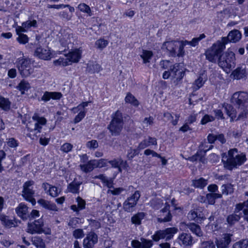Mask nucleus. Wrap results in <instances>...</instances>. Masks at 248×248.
<instances>
[{"mask_svg":"<svg viewBox=\"0 0 248 248\" xmlns=\"http://www.w3.org/2000/svg\"><path fill=\"white\" fill-rule=\"evenodd\" d=\"M247 160L246 155L236 148L230 149L227 153L222 154V161L226 169L232 170L242 165Z\"/></svg>","mask_w":248,"mask_h":248,"instance_id":"nucleus-1","label":"nucleus"},{"mask_svg":"<svg viewBox=\"0 0 248 248\" xmlns=\"http://www.w3.org/2000/svg\"><path fill=\"white\" fill-rule=\"evenodd\" d=\"M225 48V46L222 42L220 40L217 41L206 50V59L213 63H216L217 61L218 62Z\"/></svg>","mask_w":248,"mask_h":248,"instance_id":"nucleus-2","label":"nucleus"},{"mask_svg":"<svg viewBox=\"0 0 248 248\" xmlns=\"http://www.w3.org/2000/svg\"><path fill=\"white\" fill-rule=\"evenodd\" d=\"M111 118L108 128L112 136H117L120 134L124 125L122 113L117 110L111 115Z\"/></svg>","mask_w":248,"mask_h":248,"instance_id":"nucleus-3","label":"nucleus"},{"mask_svg":"<svg viewBox=\"0 0 248 248\" xmlns=\"http://www.w3.org/2000/svg\"><path fill=\"white\" fill-rule=\"evenodd\" d=\"M18 70L22 77L27 78L34 72L31 60L30 58H22L19 60Z\"/></svg>","mask_w":248,"mask_h":248,"instance_id":"nucleus-4","label":"nucleus"},{"mask_svg":"<svg viewBox=\"0 0 248 248\" xmlns=\"http://www.w3.org/2000/svg\"><path fill=\"white\" fill-rule=\"evenodd\" d=\"M178 231V229L175 227L168 228L163 230L156 231L152 237L155 241H158L161 239H165L166 241H169L172 238Z\"/></svg>","mask_w":248,"mask_h":248,"instance_id":"nucleus-5","label":"nucleus"},{"mask_svg":"<svg viewBox=\"0 0 248 248\" xmlns=\"http://www.w3.org/2000/svg\"><path fill=\"white\" fill-rule=\"evenodd\" d=\"M235 54L231 51L227 53L224 56L221 55L218 62V65L223 69H231L235 66Z\"/></svg>","mask_w":248,"mask_h":248,"instance_id":"nucleus-6","label":"nucleus"},{"mask_svg":"<svg viewBox=\"0 0 248 248\" xmlns=\"http://www.w3.org/2000/svg\"><path fill=\"white\" fill-rule=\"evenodd\" d=\"M232 102L237 105L238 108H248V93L238 92L233 93Z\"/></svg>","mask_w":248,"mask_h":248,"instance_id":"nucleus-7","label":"nucleus"},{"mask_svg":"<svg viewBox=\"0 0 248 248\" xmlns=\"http://www.w3.org/2000/svg\"><path fill=\"white\" fill-rule=\"evenodd\" d=\"M33 181H29L26 182L23 186L22 196L25 199L31 202L32 205L36 203V201L33 196L34 194V191L33 190V185H34Z\"/></svg>","mask_w":248,"mask_h":248,"instance_id":"nucleus-8","label":"nucleus"},{"mask_svg":"<svg viewBox=\"0 0 248 248\" xmlns=\"http://www.w3.org/2000/svg\"><path fill=\"white\" fill-rule=\"evenodd\" d=\"M44 225V220L42 218L35 220L33 222L28 223L27 232L31 234L48 233V232H45V231L43 229Z\"/></svg>","mask_w":248,"mask_h":248,"instance_id":"nucleus-9","label":"nucleus"},{"mask_svg":"<svg viewBox=\"0 0 248 248\" xmlns=\"http://www.w3.org/2000/svg\"><path fill=\"white\" fill-rule=\"evenodd\" d=\"M32 119L35 122L34 126L33 127H30L29 125H27V127L31 132L34 131V134L36 135L37 133L41 132L42 125H44L46 124V120L44 117H39L37 114H34L32 116Z\"/></svg>","mask_w":248,"mask_h":248,"instance_id":"nucleus-10","label":"nucleus"},{"mask_svg":"<svg viewBox=\"0 0 248 248\" xmlns=\"http://www.w3.org/2000/svg\"><path fill=\"white\" fill-rule=\"evenodd\" d=\"M242 34L238 30H233L230 31L227 37H222L220 40L225 46L229 42L237 43L241 39Z\"/></svg>","mask_w":248,"mask_h":248,"instance_id":"nucleus-11","label":"nucleus"},{"mask_svg":"<svg viewBox=\"0 0 248 248\" xmlns=\"http://www.w3.org/2000/svg\"><path fill=\"white\" fill-rule=\"evenodd\" d=\"M98 242V236L94 232H90L87 234L83 242L84 248H93Z\"/></svg>","mask_w":248,"mask_h":248,"instance_id":"nucleus-12","label":"nucleus"},{"mask_svg":"<svg viewBox=\"0 0 248 248\" xmlns=\"http://www.w3.org/2000/svg\"><path fill=\"white\" fill-rule=\"evenodd\" d=\"M179 42L177 41H166L162 45V48L166 49L171 57L176 56V49L178 47Z\"/></svg>","mask_w":248,"mask_h":248,"instance_id":"nucleus-13","label":"nucleus"},{"mask_svg":"<svg viewBox=\"0 0 248 248\" xmlns=\"http://www.w3.org/2000/svg\"><path fill=\"white\" fill-rule=\"evenodd\" d=\"M28 210V207L23 203H20L16 208V214L23 220H26L29 218V213Z\"/></svg>","mask_w":248,"mask_h":248,"instance_id":"nucleus-14","label":"nucleus"},{"mask_svg":"<svg viewBox=\"0 0 248 248\" xmlns=\"http://www.w3.org/2000/svg\"><path fill=\"white\" fill-rule=\"evenodd\" d=\"M169 208L170 205L169 204H166L164 208L160 211V217L157 218L158 222L161 223L168 222L171 220L172 216L170 213Z\"/></svg>","mask_w":248,"mask_h":248,"instance_id":"nucleus-15","label":"nucleus"},{"mask_svg":"<svg viewBox=\"0 0 248 248\" xmlns=\"http://www.w3.org/2000/svg\"><path fill=\"white\" fill-rule=\"evenodd\" d=\"M62 96V94L60 92H50L46 91L41 97L40 100L43 101L44 102H46L49 101L51 99L53 100H59L61 99Z\"/></svg>","mask_w":248,"mask_h":248,"instance_id":"nucleus-16","label":"nucleus"},{"mask_svg":"<svg viewBox=\"0 0 248 248\" xmlns=\"http://www.w3.org/2000/svg\"><path fill=\"white\" fill-rule=\"evenodd\" d=\"M81 53L82 50L80 48H77L69 52L65 57H68L71 64L72 63H77L79 62L81 57Z\"/></svg>","mask_w":248,"mask_h":248,"instance_id":"nucleus-17","label":"nucleus"},{"mask_svg":"<svg viewBox=\"0 0 248 248\" xmlns=\"http://www.w3.org/2000/svg\"><path fill=\"white\" fill-rule=\"evenodd\" d=\"M187 218L190 220H194L199 223L203 220V214L198 209L191 210L187 215Z\"/></svg>","mask_w":248,"mask_h":248,"instance_id":"nucleus-18","label":"nucleus"},{"mask_svg":"<svg viewBox=\"0 0 248 248\" xmlns=\"http://www.w3.org/2000/svg\"><path fill=\"white\" fill-rule=\"evenodd\" d=\"M34 55L39 58L45 60H47L50 59V52L49 50L42 48L41 46L36 48L34 51Z\"/></svg>","mask_w":248,"mask_h":248,"instance_id":"nucleus-19","label":"nucleus"},{"mask_svg":"<svg viewBox=\"0 0 248 248\" xmlns=\"http://www.w3.org/2000/svg\"><path fill=\"white\" fill-rule=\"evenodd\" d=\"M157 145L156 139L155 138L148 137L147 138L144 139L139 143L138 149L139 150H142L150 146V145Z\"/></svg>","mask_w":248,"mask_h":248,"instance_id":"nucleus-20","label":"nucleus"},{"mask_svg":"<svg viewBox=\"0 0 248 248\" xmlns=\"http://www.w3.org/2000/svg\"><path fill=\"white\" fill-rule=\"evenodd\" d=\"M232 235L225 234L224 237L219 240H217L216 244L217 248H227L231 241Z\"/></svg>","mask_w":248,"mask_h":248,"instance_id":"nucleus-21","label":"nucleus"},{"mask_svg":"<svg viewBox=\"0 0 248 248\" xmlns=\"http://www.w3.org/2000/svg\"><path fill=\"white\" fill-rule=\"evenodd\" d=\"M232 75L234 78L240 79L247 77V72L245 66H241L237 67L232 72Z\"/></svg>","mask_w":248,"mask_h":248,"instance_id":"nucleus-22","label":"nucleus"},{"mask_svg":"<svg viewBox=\"0 0 248 248\" xmlns=\"http://www.w3.org/2000/svg\"><path fill=\"white\" fill-rule=\"evenodd\" d=\"M38 204L43 208L51 211H57L58 209L56 204L50 201L41 199L37 202Z\"/></svg>","mask_w":248,"mask_h":248,"instance_id":"nucleus-23","label":"nucleus"},{"mask_svg":"<svg viewBox=\"0 0 248 248\" xmlns=\"http://www.w3.org/2000/svg\"><path fill=\"white\" fill-rule=\"evenodd\" d=\"M225 112L231 118V122L233 121V119L236 117V111L234 108L230 104H224L223 106Z\"/></svg>","mask_w":248,"mask_h":248,"instance_id":"nucleus-24","label":"nucleus"},{"mask_svg":"<svg viewBox=\"0 0 248 248\" xmlns=\"http://www.w3.org/2000/svg\"><path fill=\"white\" fill-rule=\"evenodd\" d=\"M207 185V180L203 178L195 179L192 181L191 186L195 188L202 189Z\"/></svg>","mask_w":248,"mask_h":248,"instance_id":"nucleus-25","label":"nucleus"},{"mask_svg":"<svg viewBox=\"0 0 248 248\" xmlns=\"http://www.w3.org/2000/svg\"><path fill=\"white\" fill-rule=\"evenodd\" d=\"M186 226L187 228L189 229L191 232L197 236H201L202 235V232L199 225L194 223H188L186 224Z\"/></svg>","mask_w":248,"mask_h":248,"instance_id":"nucleus-26","label":"nucleus"},{"mask_svg":"<svg viewBox=\"0 0 248 248\" xmlns=\"http://www.w3.org/2000/svg\"><path fill=\"white\" fill-rule=\"evenodd\" d=\"M79 167L81 170L85 173L91 172L94 168H96L94 160H91L85 164H80Z\"/></svg>","mask_w":248,"mask_h":248,"instance_id":"nucleus-27","label":"nucleus"},{"mask_svg":"<svg viewBox=\"0 0 248 248\" xmlns=\"http://www.w3.org/2000/svg\"><path fill=\"white\" fill-rule=\"evenodd\" d=\"M81 184L82 182H76L75 180H74L68 185L67 190L69 192L74 194L78 193L79 192V186Z\"/></svg>","mask_w":248,"mask_h":248,"instance_id":"nucleus-28","label":"nucleus"},{"mask_svg":"<svg viewBox=\"0 0 248 248\" xmlns=\"http://www.w3.org/2000/svg\"><path fill=\"white\" fill-rule=\"evenodd\" d=\"M179 239L185 246H190L192 244V237L189 233H182Z\"/></svg>","mask_w":248,"mask_h":248,"instance_id":"nucleus-29","label":"nucleus"},{"mask_svg":"<svg viewBox=\"0 0 248 248\" xmlns=\"http://www.w3.org/2000/svg\"><path fill=\"white\" fill-rule=\"evenodd\" d=\"M145 217V214L143 212H139L131 217V222L135 226H139L141 224V220Z\"/></svg>","mask_w":248,"mask_h":248,"instance_id":"nucleus-30","label":"nucleus"},{"mask_svg":"<svg viewBox=\"0 0 248 248\" xmlns=\"http://www.w3.org/2000/svg\"><path fill=\"white\" fill-rule=\"evenodd\" d=\"M102 70L101 66L95 62L88 64L87 71L91 74L98 73Z\"/></svg>","mask_w":248,"mask_h":248,"instance_id":"nucleus-31","label":"nucleus"},{"mask_svg":"<svg viewBox=\"0 0 248 248\" xmlns=\"http://www.w3.org/2000/svg\"><path fill=\"white\" fill-rule=\"evenodd\" d=\"M32 244L36 248H46V245L44 240L40 236H35L31 238Z\"/></svg>","mask_w":248,"mask_h":248,"instance_id":"nucleus-32","label":"nucleus"},{"mask_svg":"<svg viewBox=\"0 0 248 248\" xmlns=\"http://www.w3.org/2000/svg\"><path fill=\"white\" fill-rule=\"evenodd\" d=\"M11 108V102L8 99L0 96V108L5 111H8Z\"/></svg>","mask_w":248,"mask_h":248,"instance_id":"nucleus-33","label":"nucleus"},{"mask_svg":"<svg viewBox=\"0 0 248 248\" xmlns=\"http://www.w3.org/2000/svg\"><path fill=\"white\" fill-rule=\"evenodd\" d=\"M0 220L2 224L6 227L11 228L16 226L15 222L13 220L9 219L7 217L4 215H0Z\"/></svg>","mask_w":248,"mask_h":248,"instance_id":"nucleus-34","label":"nucleus"},{"mask_svg":"<svg viewBox=\"0 0 248 248\" xmlns=\"http://www.w3.org/2000/svg\"><path fill=\"white\" fill-rule=\"evenodd\" d=\"M222 197L221 194L219 193H212L206 194V199L210 204H214L215 203L216 199Z\"/></svg>","mask_w":248,"mask_h":248,"instance_id":"nucleus-35","label":"nucleus"},{"mask_svg":"<svg viewBox=\"0 0 248 248\" xmlns=\"http://www.w3.org/2000/svg\"><path fill=\"white\" fill-rule=\"evenodd\" d=\"M31 88L30 83L24 80H22L17 86L22 94H23L25 91H28Z\"/></svg>","mask_w":248,"mask_h":248,"instance_id":"nucleus-36","label":"nucleus"},{"mask_svg":"<svg viewBox=\"0 0 248 248\" xmlns=\"http://www.w3.org/2000/svg\"><path fill=\"white\" fill-rule=\"evenodd\" d=\"M125 101L126 103H129L135 107L139 105V101L137 99L130 93H127L125 97Z\"/></svg>","mask_w":248,"mask_h":248,"instance_id":"nucleus-37","label":"nucleus"},{"mask_svg":"<svg viewBox=\"0 0 248 248\" xmlns=\"http://www.w3.org/2000/svg\"><path fill=\"white\" fill-rule=\"evenodd\" d=\"M153 56V53L152 51L148 50H143L142 53L140 55V57L143 60L144 63H147L150 62V60Z\"/></svg>","mask_w":248,"mask_h":248,"instance_id":"nucleus-38","label":"nucleus"},{"mask_svg":"<svg viewBox=\"0 0 248 248\" xmlns=\"http://www.w3.org/2000/svg\"><path fill=\"white\" fill-rule=\"evenodd\" d=\"M54 63L55 65H62L63 66L71 64L68 57H66V58H60L59 59L54 61Z\"/></svg>","mask_w":248,"mask_h":248,"instance_id":"nucleus-39","label":"nucleus"},{"mask_svg":"<svg viewBox=\"0 0 248 248\" xmlns=\"http://www.w3.org/2000/svg\"><path fill=\"white\" fill-rule=\"evenodd\" d=\"M240 219V215L235 214H232L228 216L227 218V221L229 224L232 225L238 221Z\"/></svg>","mask_w":248,"mask_h":248,"instance_id":"nucleus-40","label":"nucleus"},{"mask_svg":"<svg viewBox=\"0 0 248 248\" xmlns=\"http://www.w3.org/2000/svg\"><path fill=\"white\" fill-rule=\"evenodd\" d=\"M221 195L225 194L227 195L229 194L232 193L233 192V188L231 184L223 185L221 187Z\"/></svg>","mask_w":248,"mask_h":248,"instance_id":"nucleus-41","label":"nucleus"},{"mask_svg":"<svg viewBox=\"0 0 248 248\" xmlns=\"http://www.w3.org/2000/svg\"><path fill=\"white\" fill-rule=\"evenodd\" d=\"M108 40L100 38L95 42V46L97 48L102 50L108 46Z\"/></svg>","mask_w":248,"mask_h":248,"instance_id":"nucleus-42","label":"nucleus"},{"mask_svg":"<svg viewBox=\"0 0 248 248\" xmlns=\"http://www.w3.org/2000/svg\"><path fill=\"white\" fill-rule=\"evenodd\" d=\"M136 205L134 202H130L126 200L123 203V208L125 211L132 212L134 211V208Z\"/></svg>","mask_w":248,"mask_h":248,"instance_id":"nucleus-43","label":"nucleus"},{"mask_svg":"<svg viewBox=\"0 0 248 248\" xmlns=\"http://www.w3.org/2000/svg\"><path fill=\"white\" fill-rule=\"evenodd\" d=\"M248 247V239H245L241 240L235 243L232 248H247Z\"/></svg>","mask_w":248,"mask_h":248,"instance_id":"nucleus-44","label":"nucleus"},{"mask_svg":"<svg viewBox=\"0 0 248 248\" xmlns=\"http://www.w3.org/2000/svg\"><path fill=\"white\" fill-rule=\"evenodd\" d=\"M140 197V192L137 190L130 197H128L126 200L129 201L130 202H134V204L137 205Z\"/></svg>","mask_w":248,"mask_h":248,"instance_id":"nucleus-45","label":"nucleus"},{"mask_svg":"<svg viewBox=\"0 0 248 248\" xmlns=\"http://www.w3.org/2000/svg\"><path fill=\"white\" fill-rule=\"evenodd\" d=\"M78 8L80 11L87 14L89 16H91L92 15L90 7L85 3L79 4Z\"/></svg>","mask_w":248,"mask_h":248,"instance_id":"nucleus-46","label":"nucleus"},{"mask_svg":"<svg viewBox=\"0 0 248 248\" xmlns=\"http://www.w3.org/2000/svg\"><path fill=\"white\" fill-rule=\"evenodd\" d=\"M60 43L61 44V45L64 47H66V46H67L68 48H69L68 47V45L71 43V38H70V34H67V35H65L64 37H63L62 38H61L60 39Z\"/></svg>","mask_w":248,"mask_h":248,"instance_id":"nucleus-47","label":"nucleus"},{"mask_svg":"<svg viewBox=\"0 0 248 248\" xmlns=\"http://www.w3.org/2000/svg\"><path fill=\"white\" fill-rule=\"evenodd\" d=\"M182 64V63H175L173 65L170 66V71L172 75H176L177 73L181 71L182 69L179 68L180 66Z\"/></svg>","mask_w":248,"mask_h":248,"instance_id":"nucleus-48","label":"nucleus"},{"mask_svg":"<svg viewBox=\"0 0 248 248\" xmlns=\"http://www.w3.org/2000/svg\"><path fill=\"white\" fill-rule=\"evenodd\" d=\"M139 150L137 149H129L127 151V157L129 160H132L136 155L139 154Z\"/></svg>","mask_w":248,"mask_h":248,"instance_id":"nucleus-49","label":"nucleus"},{"mask_svg":"<svg viewBox=\"0 0 248 248\" xmlns=\"http://www.w3.org/2000/svg\"><path fill=\"white\" fill-rule=\"evenodd\" d=\"M206 144L207 142H204L203 143H201V144L200 145V148L201 149L200 153L201 154L203 153V155H205L206 152L210 150L213 147V146L212 145H209L208 147V146Z\"/></svg>","mask_w":248,"mask_h":248,"instance_id":"nucleus-50","label":"nucleus"},{"mask_svg":"<svg viewBox=\"0 0 248 248\" xmlns=\"http://www.w3.org/2000/svg\"><path fill=\"white\" fill-rule=\"evenodd\" d=\"M22 26L26 29H29L31 27H36L37 21L36 20H27L22 23Z\"/></svg>","mask_w":248,"mask_h":248,"instance_id":"nucleus-51","label":"nucleus"},{"mask_svg":"<svg viewBox=\"0 0 248 248\" xmlns=\"http://www.w3.org/2000/svg\"><path fill=\"white\" fill-rule=\"evenodd\" d=\"M238 109L240 110V112L238 115L237 120L245 118L248 114V108H238Z\"/></svg>","mask_w":248,"mask_h":248,"instance_id":"nucleus-52","label":"nucleus"},{"mask_svg":"<svg viewBox=\"0 0 248 248\" xmlns=\"http://www.w3.org/2000/svg\"><path fill=\"white\" fill-rule=\"evenodd\" d=\"M73 236L76 239L81 238L84 236V232L81 229H76L73 232Z\"/></svg>","mask_w":248,"mask_h":248,"instance_id":"nucleus-53","label":"nucleus"},{"mask_svg":"<svg viewBox=\"0 0 248 248\" xmlns=\"http://www.w3.org/2000/svg\"><path fill=\"white\" fill-rule=\"evenodd\" d=\"M18 36L17 38V41L21 44H25L28 42V37L27 35L20 33L18 34Z\"/></svg>","mask_w":248,"mask_h":248,"instance_id":"nucleus-54","label":"nucleus"},{"mask_svg":"<svg viewBox=\"0 0 248 248\" xmlns=\"http://www.w3.org/2000/svg\"><path fill=\"white\" fill-rule=\"evenodd\" d=\"M48 192L49 195L53 197H56L59 194L58 192V188L55 186H49V189H48V191H47V193Z\"/></svg>","mask_w":248,"mask_h":248,"instance_id":"nucleus-55","label":"nucleus"},{"mask_svg":"<svg viewBox=\"0 0 248 248\" xmlns=\"http://www.w3.org/2000/svg\"><path fill=\"white\" fill-rule=\"evenodd\" d=\"M76 202L78 203V206L79 210H81L85 208L86 202L85 200L80 197H77Z\"/></svg>","mask_w":248,"mask_h":248,"instance_id":"nucleus-56","label":"nucleus"},{"mask_svg":"<svg viewBox=\"0 0 248 248\" xmlns=\"http://www.w3.org/2000/svg\"><path fill=\"white\" fill-rule=\"evenodd\" d=\"M205 37V35L204 34H201L199 35L198 37H195L192 39V40L191 41V46H197L199 41H200L202 39L204 38Z\"/></svg>","mask_w":248,"mask_h":248,"instance_id":"nucleus-57","label":"nucleus"},{"mask_svg":"<svg viewBox=\"0 0 248 248\" xmlns=\"http://www.w3.org/2000/svg\"><path fill=\"white\" fill-rule=\"evenodd\" d=\"M96 168H102L107 166V160L100 159L99 160H94Z\"/></svg>","mask_w":248,"mask_h":248,"instance_id":"nucleus-58","label":"nucleus"},{"mask_svg":"<svg viewBox=\"0 0 248 248\" xmlns=\"http://www.w3.org/2000/svg\"><path fill=\"white\" fill-rule=\"evenodd\" d=\"M214 117L206 114L202 119L201 124H205L208 122H212L214 120Z\"/></svg>","mask_w":248,"mask_h":248,"instance_id":"nucleus-59","label":"nucleus"},{"mask_svg":"<svg viewBox=\"0 0 248 248\" xmlns=\"http://www.w3.org/2000/svg\"><path fill=\"white\" fill-rule=\"evenodd\" d=\"M73 145L69 143H65L61 147V150L64 153H68L72 150Z\"/></svg>","mask_w":248,"mask_h":248,"instance_id":"nucleus-60","label":"nucleus"},{"mask_svg":"<svg viewBox=\"0 0 248 248\" xmlns=\"http://www.w3.org/2000/svg\"><path fill=\"white\" fill-rule=\"evenodd\" d=\"M86 113V112L83 110L79 112L74 120V123L77 124L80 122L85 117Z\"/></svg>","mask_w":248,"mask_h":248,"instance_id":"nucleus-61","label":"nucleus"},{"mask_svg":"<svg viewBox=\"0 0 248 248\" xmlns=\"http://www.w3.org/2000/svg\"><path fill=\"white\" fill-rule=\"evenodd\" d=\"M86 146L90 149H94L98 147V143L96 140H92L87 142Z\"/></svg>","mask_w":248,"mask_h":248,"instance_id":"nucleus-62","label":"nucleus"},{"mask_svg":"<svg viewBox=\"0 0 248 248\" xmlns=\"http://www.w3.org/2000/svg\"><path fill=\"white\" fill-rule=\"evenodd\" d=\"M141 241L142 248H150L153 245V242L152 240L143 239V240L141 239Z\"/></svg>","mask_w":248,"mask_h":248,"instance_id":"nucleus-63","label":"nucleus"},{"mask_svg":"<svg viewBox=\"0 0 248 248\" xmlns=\"http://www.w3.org/2000/svg\"><path fill=\"white\" fill-rule=\"evenodd\" d=\"M200 248H216V247L213 242L205 241L201 244Z\"/></svg>","mask_w":248,"mask_h":248,"instance_id":"nucleus-64","label":"nucleus"}]
</instances>
